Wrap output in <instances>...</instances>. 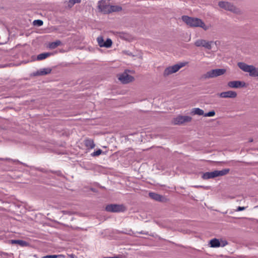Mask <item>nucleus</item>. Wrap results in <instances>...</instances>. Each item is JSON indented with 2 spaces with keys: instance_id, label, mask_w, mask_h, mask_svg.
<instances>
[{
  "instance_id": "nucleus-1",
  "label": "nucleus",
  "mask_w": 258,
  "mask_h": 258,
  "mask_svg": "<svg viewBox=\"0 0 258 258\" xmlns=\"http://www.w3.org/2000/svg\"><path fill=\"white\" fill-rule=\"evenodd\" d=\"M182 20L190 27H199L202 28L205 30L208 29V27L200 19L197 18H192L188 16H182Z\"/></svg>"
},
{
  "instance_id": "nucleus-2",
  "label": "nucleus",
  "mask_w": 258,
  "mask_h": 258,
  "mask_svg": "<svg viewBox=\"0 0 258 258\" xmlns=\"http://www.w3.org/2000/svg\"><path fill=\"white\" fill-rule=\"evenodd\" d=\"M237 66L243 71L249 73L250 76L258 77V68H255L252 65H248L242 62H238Z\"/></svg>"
},
{
  "instance_id": "nucleus-3",
  "label": "nucleus",
  "mask_w": 258,
  "mask_h": 258,
  "mask_svg": "<svg viewBox=\"0 0 258 258\" xmlns=\"http://www.w3.org/2000/svg\"><path fill=\"white\" fill-rule=\"evenodd\" d=\"M229 169L225 168L221 170H214L212 172H207L203 174L202 177L205 180L214 178L216 177L226 175L229 173Z\"/></svg>"
},
{
  "instance_id": "nucleus-4",
  "label": "nucleus",
  "mask_w": 258,
  "mask_h": 258,
  "mask_svg": "<svg viewBox=\"0 0 258 258\" xmlns=\"http://www.w3.org/2000/svg\"><path fill=\"white\" fill-rule=\"evenodd\" d=\"M225 72L226 70L224 69H213L204 74L202 78L205 79L215 78L223 75Z\"/></svg>"
},
{
  "instance_id": "nucleus-5",
  "label": "nucleus",
  "mask_w": 258,
  "mask_h": 258,
  "mask_svg": "<svg viewBox=\"0 0 258 258\" xmlns=\"http://www.w3.org/2000/svg\"><path fill=\"white\" fill-rule=\"evenodd\" d=\"M187 62H180L178 64H174L172 66L169 67L165 69L164 71L163 75L164 76H167L173 73L177 72L180 68L183 67Z\"/></svg>"
},
{
  "instance_id": "nucleus-6",
  "label": "nucleus",
  "mask_w": 258,
  "mask_h": 258,
  "mask_svg": "<svg viewBox=\"0 0 258 258\" xmlns=\"http://www.w3.org/2000/svg\"><path fill=\"white\" fill-rule=\"evenodd\" d=\"M105 210L109 212L119 213L124 212L126 208L122 204H109L106 206Z\"/></svg>"
},
{
  "instance_id": "nucleus-7",
  "label": "nucleus",
  "mask_w": 258,
  "mask_h": 258,
  "mask_svg": "<svg viewBox=\"0 0 258 258\" xmlns=\"http://www.w3.org/2000/svg\"><path fill=\"white\" fill-rule=\"evenodd\" d=\"M218 5L222 9L232 12L236 14H238L240 12L239 9L229 2L224 1L219 2Z\"/></svg>"
},
{
  "instance_id": "nucleus-8",
  "label": "nucleus",
  "mask_w": 258,
  "mask_h": 258,
  "mask_svg": "<svg viewBox=\"0 0 258 258\" xmlns=\"http://www.w3.org/2000/svg\"><path fill=\"white\" fill-rule=\"evenodd\" d=\"M216 44V42H214L213 41H207L204 39H198L195 42V45L197 47H204V48L210 50L212 49V45Z\"/></svg>"
},
{
  "instance_id": "nucleus-9",
  "label": "nucleus",
  "mask_w": 258,
  "mask_h": 258,
  "mask_svg": "<svg viewBox=\"0 0 258 258\" xmlns=\"http://www.w3.org/2000/svg\"><path fill=\"white\" fill-rule=\"evenodd\" d=\"M191 117L189 116L178 115L173 120V123L174 124H181L184 122L190 121Z\"/></svg>"
},
{
  "instance_id": "nucleus-10",
  "label": "nucleus",
  "mask_w": 258,
  "mask_h": 258,
  "mask_svg": "<svg viewBox=\"0 0 258 258\" xmlns=\"http://www.w3.org/2000/svg\"><path fill=\"white\" fill-rule=\"evenodd\" d=\"M119 80L123 84H127L134 81V78L124 72L118 77Z\"/></svg>"
},
{
  "instance_id": "nucleus-11",
  "label": "nucleus",
  "mask_w": 258,
  "mask_h": 258,
  "mask_svg": "<svg viewBox=\"0 0 258 258\" xmlns=\"http://www.w3.org/2000/svg\"><path fill=\"white\" fill-rule=\"evenodd\" d=\"M106 0H101L98 2V8L100 11L104 14H109L110 5L106 3Z\"/></svg>"
},
{
  "instance_id": "nucleus-12",
  "label": "nucleus",
  "mask_w": 258,
  "mask_h": 258,
  "mask_svg": "<svg viewBox=\"0 0 258 258\" xmlns=\"http://www.w3.org/2000/svg\"><path fill=\"white\" fill-rule=\"evenodd\" d=\"M227 85L231 88H241L245 87L246 86V84L243 81H232L229 82Z\"/></svg>"
},
{
  "instance_id": "nucleus-13",
  "label": "nucleus",
  "mask_w": 258,
  "mask_h": 258,
  "mask_svg": "<svg viewBox=\"0 0 258 258\" xmlns=\"http://www.w3.org/2000/svg\"><path fill=\"white\" fill-rule=\"evenodd\" d=\"M219 95L220 97L223 98H235L236 97L237 94L235 91H228L221 92Z\"/></svg>"
},
{
  "instance_id": "nucleus-14",
  "label": "nucleus",
  "mask_w": 258,
  "mask_h": 258,
  "mask_svg": "<svg viewBox=\"0 0 258 258\" xmlns=\"http://www.w3.org/2000/svg\"><path fill=\"white\" fill-rule=\"evenodd\" d=\"M149 196L150 198L158 202H164L165 199L163 196L153 192H149Z\"/></svg>"
},
{
  "instance_id": "nucleus-15",
  "label": "nucleus",
  "mask_w": 258,
  "mask_h": 258,
  "mask_svg": "<svg viewBox=\"0 0 258 258\" xmlns=\"http://www.w3.org/2000/svg\"><path fill=\"white\" fill-rule=\"evenodd\" d=\"M51 70L49 68H44L38 71L35 76H43L50 73Z\"/></svg>"
},
{
  "instance_id": "nucleus-16",
  "label": "nucleus",
  "mask_w": 258,
  "mask_h": 258,
  "mask_svg": "<svg viewBox=\"0 0 258 258\" xmlns=\"http://www.w3.org/2000/svg\"><path fill=\"white\" fill-rule=\"evenodd\" d=\"M84 144L87 148L91 149H93L95 146V144L93 140L90 139H85L84 141Z\"/></svg>"
},
{
  "instance_id": "nucleus-17",
  "label": "nucleus",
  "mask_w": 258,
  "mask_h": 258,
  "mask_svg": "<svg viewBox=\"0 0 258 258\" xmlns=\"http://www.w3.org/2000/svg\"><path fill=\"white\" fill-rule=\"evenodd\" d=\"M52 55L51 52H44L38 54L37 56V60H41Z\"/></svg>"
},
{
  "instance_id": "nucleus-18",
  "label": "nucleus",
  "mask_w": 258,
  "mask_h": 258,
  "mask_svg": "<svg viewBox=\"0 0 258 258\" xmlns=\"http://www.w3.org/2000/svg\"><path fill=\"white\" fill-rule=\"evenodd\" d=\"M122 10L121 7L117 5H110V9L109 10V14L112 12H118Z\"/></svg>"
},
{
  "instance_id": "nucleus-19",
  "label": "nucleus",
  "mask_w": 258,
  "mask_h": 258,
  "mask_svg": "<svg viewBox=\"0 0 258 258\" xmlns=\"http://www.w3.org/2000/svg\"><path fill=\"white\" fill-rule=\"evenodd\" d=\"M210 243L211 245V247H218L220 246V243L219 240L216 238H214L211 240Z\"/></svg>"
},
{
  "instance_id": "nucleus-20",
  "label": "nucleus",
  "mask_w": 258,
  "mask_h": 258,
  "mask_svg": "<svg viewBox=\"0 0 258 258\" xmlns=\"http://www.w3.org/2000/svg\"><path fill=\"white\" fill-rule=\"evenodd\" d=\"M12 244H18L22 246L27 245V242L22 240H11Z\"/></svg>"
},
{
  "instance_id": "nucleus-21",
  "label": "nucleus",
  "mask_w": 258,
  "mask_h": 258,
  "mask_svg": "<svg viewBox=\"0 0 258 258\" xmlns=\"http://www.w3.org/2000/svg\"><path fill=\"white\" fill-rule=\"evenodd\" d=\"M61 44V42L60 40H56L54 42H51L49 44V48L50 49H54L56 48L58 46L60 45Z\"/></svg>"
},
{
  "instance_id": "nucleus-22",
  "label": "nucleus",
  "mask_w": 258,
  "mask_h": 258,
  "mask_svg": "<svg viewBox=\"0 0 258 258\" xmlns=\"http://www.w3.org/2000/svg\"><path fill=\"white\" fill-rule=\"evenodd\" d=\"M192 113L194 114H198L199 115H204V110L199 108H195L192 110Z\"/></svg>"
},
{
  "instance_id": "nucleus-23",
  "label": "nucleus",
  "mask_w": 258,
  "mask_h": 258,
  "mask_svg": "<svg viewBox=\"0 0 258 258\" xmlns=\"http://www.w3.org/2000/svg\"><path fill=\"white\" fill-rule=\"evenodd\" d=\"M112 44V42L111 39L107 38V40L104 42V43L103 44H102V46L106 47L109 48L111 46Z\"/></svg>"
},
{
  "instance_id": "nucleus-24",
  "label": "nucleus",
  "mask_w": 258,
  "mask_h": 258,
  "mask_svg": "<svg viewBox=\"0 0 258 258\" xmlns=\"http://www.w3.org/2000/svg\"><path fill=\"white\" fill-rule=\"evenodd\" d=\"M81 0H69L68 7L72 8L75 4L80 3Z\"/></svg>"
},
{
  "instance_id": "nucleus-25",
  "label": "nucleus",
  "mask_w": 258,
  "mask_h": 258,
  "mask_svg": "<svg viewBox=\"0 0 258 258\" xmlns=\"http://www.w3.org/2000/svg\"><path fill=\"white\" fill-rule=\"evenodd\" d=\"M97 42L98 43V45L100 47H102V44H103L104 43L103 37L101 36L98 37L97 39Z\"/></svg>"
},
{
  "instance_id": "nucleus-26",
  "label": "nucleus",
  "mask_w": 258,
  "mask_h": 258,
  "mask_svg": "<svg viewBox=\"0 0 258 258\" xmlns=\"http://www.w3.org/2000/svg\"><path fill=\"white\" fill-rule=\"evenodd\" d=\"M103 153V151L101 149H98V150L93 152L91 154V156L95 157V156H98L101 154Z\"/></svg>"
},
{
  "instance_id": "nucleus-27",
  "label": "nucleus",
  "mask_w": 258,
  "mask_h": 258,
  "mask_svg": "<svg viewBox=\"0 0 258 258\" xmlns=\"http://www.w3.org/2000/svg\"><path fill=\"white\" fill-rule=\"evenodd\" d=\"M33 23L35 26H41L43 25V22L41 20H35L33 21Z\"/></svg>"
},
{
  "instance_id": "nucleus-28",
  "label": "nucleus",
  "mask_w": 258,
  "mask_h": 258,
  "mask_svg": "<svg viewBox=\"0 0 258 258\" xmlns=\"http://www.w3.org/2000/svg\"><path fill=\"white\" fill-rule=\"evenodd\" d=\"M58 257H63V255L58 254V255H47L44 256H43L42 258H57Z\"/></svg>"
},
{
  "instance_id": "nucleus-29",
  "label": "nucleus",
  "mask_w": 258,
  "mask_h": 258,
  "mask_svg": "<svg viewBox=\"0 0 258 258\" xmlns=\"http://www.w3.org/2000/svg\"><path fill=\"white\" fill-rule=\"evenodd\" d=\"M215 115V112L214 110L209 111L208 113H204V116H208V117H212L214 116Z\"/></svg>"
},
{
  "instance_id": "nucleus-30",
  "label": "nucleus",
  "mask_w": 258,
  "mask_h": 258,
  "mask_svg": "<svg viewBox=\"0 0 258 258\" xmlns=\"http://www.w3.org/2000/svg\"><path fill=\"white\" fill-rule=\"evenodd\" d=\"M246 209V207H238L237 209H236V211L237 212H239V211H243V210H244L245 209Z\"/></svg>"
},
{
  "instance_id": "nucleus-31",
  "label": "nucleus",
  "mask_w": 258,
  "mask_h": 258,
  "mask_svg": "<svg viewBox=\"0 0 258 258\" xmlns=\"http://www.w3.org/2000/svg\"><path fill=\"white\" fill-rule=\"evenodd\" d=\"M228 244V242L226 241H224L222 242V246H224Z\"/></svg>"
},
{
  "instance_id": "nucleus-32",
  "label": "nucleus",
  "mask_w": 258,
  "mask_h": 258,
  "mask_svg": "<svg viewBox=\"0 0 258 258\" xmlns=\"http://www.w3.org/2000/svg\"><path fill=\"white\" fill-rule=\"evenodd\" d=\"M14 161L15 162H17L18 163H19L20 164H23V165H24L25 166H27V165L25 163H22V162H20V161H19L18 160H17V161L16 160V161Z\"/></svg>"
},
{
  "instance_id": "nucleus-33",
  "label": "nucleus",
  "mask_w": 258,
  "mask_h": 258,
  "mask_svg": "<svg viewBox=\"0 0 258 258\" xmlns=\"http://www.w3.org/2000/svg\"><path fill=\"white\" fill-rule=\"evenodd\" d=\"M52 172L55 173L56 174H57V175H59L60 174V172L59 171H56V172L52 171Z\"/></svg>"
},
{
  "instance_id": "nucleus-34",
  "label": "nucleus",
  "mask_w": 258,
  "mask_h": 258,
  "mask_svg": "<svg viewBox=\"0 0 258 258\" xmlns=\"http://www.w3.org/2000/svg\"><path fill=\"white\" fill-rule=\"evenodd\" d=\"M253 141V139L250 138L249 139V142H252Z\"/></svg>"
},
{
  "instance_id": "nucleus-35",
  "label": "nucleus",
  "mask_w": 258,
  "mask_h": 258,
  "mask_svg": "<svg viewBox=\"0 0 258 258\" xmlns=\"http://www.w3.org/2000/svg\"><path fill=\"white\" fill-rule=\"evenodd\" d=\"M40 170L41 171H42V172H44V169H40Z\"/></svg>"
},
{
  "instance_id": "nucleus-36",
  "label": "nucleus",
  "mask_w": 258,
  "mask_h": 258,
  "mask_svg": "<svg viewBox=\"0 0 258 258\" xmlns=\"http://www.w3.org/2000/svg\"><path fill=\"white\" fill-rule=\"evenodd\" d=\"M140 233H141V234H145V233L143 232L142 231L140 232Z\"/></svg>"
}]
</instances>
